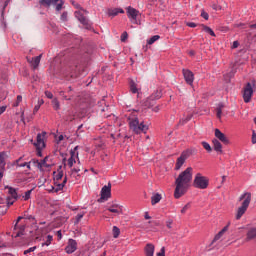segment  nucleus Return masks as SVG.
<instances>
[{
  "instance_id": "obj_30",
  "label": "nucleus",
  "mask_w": 256,
  "mask_h": 256,
  "mask_svg": "<svg viewBox=\"0 0 256 256\" xmlns=\"http://www.w3.org/2000/svg\"><path fill=\"white\" fill-rule=\"evenodd\" d=\"M161 39V36L159 35H154L150 39L147 40V45H153L155 41H159Z\"/></svg>"
},
{
  "instance_id": "obj_19",
  "label": "nucleus",
  "mask_w": 256,
  "mask_h": 256,
  "mask_svg": "<svg viewBox=\"0 0 256 256\" xmlns=\"http://www.w3.org/2000/svg\"><path fill=\"white\" fill-rule=\"evenodd\" d=\"M183 76H184V79H185L186 83L188 85H190L191 87H193V72H191L188 69H184L183 70Z\"/></svg>"
},
{
  "instance_id": "obj_26",
  "label": "nucleus",
  "mask_w": 256,
  "mask_h": 256,
  "mask_svg": "<svg viewBox=\"0 0 256 256\" xmlns=\"http://www.w3.org/2000/svg\"><path fill=\"white\" fill-rule=\"evenodd\" d=\"M6 189H8V194L10 195L8 197L12 199H19V195L17 194V189L13 187H6Z\"/></svg>"
},
{
  "instance_id": "obj_27",
  "label": "nucleus",
  "mask_w": 256,
  "mask_h": 256,
  "mask_svg": "<svg viewBox=\"0 0 256 256\" xmlns=\"http://www.w3.org/2000/svg\"><path fill=\"white\" fill-rule=\"evenodd\" d=\"M161 199H162V196L159 193L152 195V197H151L152 205H157V203H159V201H161Z\"/></svg>"
},
{
  "instance_id": "obj_48",
  "label": "nucleus",
  "mask_w": 256,
  "mask_h": 256,
  "mask_svg": "<svg viewBox=\"0 0 256 256\" xmlns=\"http://www.w3.org/2000/svg\"><path fill=\"white\" fill-rule=\"evenodd\" d=\"M166 226L168 229H171L173 227V221L171 219H169L167 222H166Z\"/></svg>"
},
{
  "instance_id": "obj_15",
  "label": "nucleus",
  "mask_w": 256,
  "mask_h": 256,
  "mask_svg": "<svg viewBox=\"0 0 256 256\" xmlns=\"http://www.w3.org/2000/svg\"><path fill=\"white\" fill-rule=\"evenodd\" d=\"M214 135L216 137L214 139H217V141H221L223 145H229V138H227V136L223 132H221V130H219L218 128L214 130Z\"/></svg>"
},
{
  "instance_id": "obj_46",
  "label": "nucleus",
  "mask_w": 256,
  "mask_h": 256,
  "mask_svg": "<svg viewBox=\"0 0 256 256\" xmlns=\"http://www.w3.org/2000/svg\"><path fill=\"white\" fill-rule=\"evenodd\" d=\"M35 249H37V247H30L29 249L24 251V255H27L28 253H33V251H35Z\"/></svg>"
},
{
  "instance_id": "obj_28",
  "label": "nucleus",
  "mask_w": 256,
  "mask_h": 256,
  "mask_svg": "<svg viewBox=\"0 0 256 256\" xmlns=\"http://www.w3.org/2000/svg\"><path fill=\"white\" fill-rule=\"evenodd\" d=\"M51 243H53V236L47 235L46 238L44 239V242L42 243V247H49Z\"/></svg>"
},
{
  "instance_id": "obj_31",
  "label": "nucleus",
  "mask_w": 256,
  "mask_h": 256,
  "mask_svg": "<svg viewBox=\"0 0 256 256\" xmlns=\"http://www.w3.org/2000/svg\"><path fill=\"white\" fill-rule=\"evenodd\" d=\"M112 233H113L114 239H117L119 238V235H121V229H119V227L117 226H113Z\"/></svg>"
},
{
  "instance_id": "obj_12",
  "label": "nucleus",
  "mask_w": 256,
  "mask_h": 256,
  "mask_svg": "<svg viewBox=\"0 0 256 256\" xmlns=\"http://www.w3.org/2000/svg\"><path fill=\"white\" fill-rule=\"evenodd\" d=\"M126 13H127L128 19L132 23H135L137 21V17H139V10H137L131 6H128L126 8Z\"/></svg>"
},
{
  "instance_id": "obj_4",
  "label": "nucleus",
  "mask_w": 256,
  "mask_h": 256,
  "mask_svg": "<svg viewBox=\"0 0 256 256\" xmlns=\"http://www.w3.org/2000/svg\"><path fill=\"white\" fill-rule=\"evenodd\" d=\"M239 201H243L241 207L238 208L237 214H236V220L239 221L243 215L247 212V209H249V205L251 204V192H246L242 194L239 198Z\"/></svg>"
},
{
  "instance_id": "obj_23",
  "label": "nucleus",
  "mask_w": 256,
  "mask_h": 256,
  "mask_svg": "<svg viewBox=\"0 0 256 256\" xmlns=\"http://www.w3.org/2000/svg\"><path fill=\"white\" fill-rule=\"evenodd\" d=\"M41 57H43L42 54L34 58H31V60H28L30 65H32L33 69H37L39 67V64L41 63Z\"/></svg>"
},
{
  "instance_id": "obj_37",
  "label": "nucleus",
  "mask_w": 256,
  "mask_h": 256,
  "mask_svg": "<svg viewBox=\"0 0 256 256\" xmlns=\"http://www.w3.org/2000/svg\"><path fill=\"white\" fill-rule=\"evenodd\" d=\"M0 165L2 169H5V152L0 153Z\"/></svg>"
},
{
  "instance_id": "obj_36",
  "label": "nucleus",
  "mask_w": 256,
  "mask_h": 256,
  "mask_svg": "<svg viewBox=\"0 0 256 256\" xmlns=\"http://www.w3.org/2000/svg\"><path fill=\"white\" fill-rule=\"evenodd\" d=\"M21 161H23V157L18 158L15 161V165L18 166V167H26L27 162H21Z\"/></svg>"
},
{
  "instance_id": "obj_13",
  "label": "nucleus",
  "mask_w": 256,
  "mask_h": 256,
  "mask_svg": "<svg viewBox=\"0 0 256 256\" xmlns=\"http://www.w3.org/2000/svg\"><path fill=\"white\" fill-rule=\"evenodd\" d=\"M161 97H163V92L161 90H156L147 98L146 107H153L151 101H157L158 99H161Z\"/></svg>"
},
{
  "instance_id": "obj_41",
  "label": "nucleus",
  "mask_w": 256,
  "mask_h": 256,
  "mask_svg": "<svg viewBox=\"0 0 256 256\" xmlns=\"http://www.w3.org/2000/svg\"><path fill=\"white\" fill-rule=\"evenodd\" d=\"M188 121H191V115H188L187 117H183L180 120L181 125H185V123H187Z\"/></svg>"
},
{
  "instance_id": "obj_6",
  "label": "nucleus",
  "mask_w": 256,
  "mask_h": 256,
  "mask_svg": "<svg viewBox=\"0 0 256 256\" xmlns=\"http://www.w3.org/2000/svg\"><path fill=\"white\" fill-rule=\"evenodd\" d=\"M194 187L196 189H207L209 187V178L197 173L194 178Z\"/></svg>"
},
{
  "instance_id": "obj_29",
  "label": "nucleus",
  "mask_w": 256,
  "mask_h": 256,
  "mask_svg": "<svg viewBox=\"0 0 256 256\" xmlns=\"http://www.w3.org/2000/svg\"><path fill=\"white\" fill-rule=\"evenodd\" d=\"M130 91L134 94L139 93V88H137V84L135 83V81L130 82Z\"/></svg>"
},
{
  "instance_id": "obj_11",
  "label": "nucleus",
  "mask_w": 256,
  "mask_h": 256,
  "mask_svg": "<svg viewBox=\"0 0 256 256\" xmlns=\"http://www.w3.org/2000/svg\"><path fill=\"white\" fill-rule=\"evenodd\" d=\"M188 157H189V151H184L181 153L180 157H178L176 161L175 171H179L183 167Z\"/></svg>"
},
{
  "instance_id": "obj_1",
  "label": "nucleus",
  "mask_w": 256,
  "mask_h": 256,
  "mask_svg": "<svg viewBox=\"0 0 256 256\" xmlns=\"http://www.w3.org/2000/svg\"><path fill=\"white\" fill-rule=\"evenodd\" d=\"M128 123L131 131L136 133V135L147 133V131H149V126L145 125L143 122H139L137 111H134L131 116L128 117Z\"/></svg>"
},
{
  "instance_id": "obj_42",
  "label": "nucleus",
  "mask_w": 256,
  "mask_h": 256,
  "mask_svg": "<svg viewBox=\"0 0 256 256\" xmlns=\"http://www.w3.org/2000/svg\"><path fill=\"white\" fill-rule=\"evenodd\" d=\"M85 217V212H81L79 214L76 215V221L75 223H79V221H81V218Z\"/></svg>"
},
{
  "instance_id": "obj_32",
  "label": "nucleus",
  "mask_w": 256,
  "mask_h": 256,
  "mask_svg": "<svg viewBox=\"0 0 256 256\" xmlns=\"http://www.w3.org/2000/svg\"><path fill=\"white\" fill-rule=\"evenodd\" d=\"M33 193V189L28 190L22 195L23 201H29L31 199V194Z\"/></svg>"
},
{
  "instance_id": "obj_34",
  "label": "nucleus",
  "mask_w": 256,
  "mask_h": 256,
  "mask_svg": "<svg viewBox=\"0 0 256 256\" xmlns=\"http://www.w3.org/2000/svg\"><path fill=\"white\" fill-rule=\"evenodd\" d=\"M80 171H81L80 168L71 169V171H70L71 177H75V179H77V177H79V174H77V173H79Z\"/></svg>"
},
{
  "instance_id": "obj_49",
  "label": "nucleus",
  "mask_w": 256,
  "mask_h": 256,
  "mask_svg": "<svg viewBox=\"0 0 256 256\" xmlns=\"http://www.w3.org/2000/svg\"><path fill=\"white\" fill-rule=\"evenodd\" d=\"M189 207H191V204H186L182 210H181V213H187V209H189Z\"/></svg>"
},
{
  "instance_id": "obj_44",
  "label": "nucleus",
  "mask_w": 256,
  "mask_h": 256,
  "mask_svg": "<svg viewBox=\"0 0 256 256\" xmlns=\"http://www.w3.org/2000/svg\"><path fill=\"white\" fill-rule=\"evenodd\" d=\"M15 201H17V199H13L11 197L7 198V205L8 207H11V205H13V203H15Z\"/></svg>"
},
{
  "instance_id": "obj_40",
  "label": "nucleus",
  "mask_w": 256,
  "mask_h": 256,
  "mask_svg": "<svg viewBox=\"0 0 256 256\" xmlns=\"http://www.w3.org/2000/svg\"><path fill=\"white\" fill-rule=\"evenodd\" d=\"M223 106H219L217 109H216V116L218 117V119H221V115L223 113Z\"/></svg>"
},
{
  "instance_id": "obj_58",
  "label": "nucleus",
  "mask_w": 256,
  "mask_h": 256,
  "mask_svg": "<svg viewBox=\"0 0 256 256\" xmlns=\"http://www.w3.org/2000/svg\"><path fill=\"white\" fill-rule=\"evenodd\" d=\"M23 231H25V227H22L20 232H17L16 237H21L23 235Z\"/></svg>"
},
{
  "instance_id": "obj_59",
  "label": "nucleus",
  "mask_w": 256,
  "mask_h": 256,
  "mask_svg": "<svg viewBox=\"0 0 256 256\" xmlns=\"http://www.w3.org/2000/svg\"><path fill=\"white\" fill-rule=\"evenodd\" d=\"M237 47H239V42L234 41L232 45V49H237Z\"/></svg>"
},
{
  "instance_id": "obj_53",
  "label": "nucleus",
  "mask_w": 256,
  "mask_h": 256,
  "mask_svg": "<svg viewBox=\"0 0 256 256\" xmlns=\"http://www.w3.org/2000/svg\"><path fill=\"white\" fill-rule=\"evenodd\" d=\"M5 111H7V106L0 107V115H3V113H5Z\"/></svg>"
},
{
  "instance_id": "obj_3",
  "label": "nucleus",
  "mask_w": 256,
  "mask_h": 256,
  "mask_svg": "<svg viewBox=\"0 0 256 256\" xmlns=\"http://www.w3.org/2000/svg\"><path fill=\"white\" fill-rule=\"evenodd\" d=\"M54 175V183L56 185L54 189L55 193H59V191H63L65 185H67V176L64 177V171H63V166H59L57 171L53 172ZM61 179H63L62 183H60L59 181H61Z\"/></svg>"
},
{
  "instance_id": "obj_33",
  "label": "nucleus",
  "mask_w": 256,
  "mask_h": 256,
  "mask_svg": "<svg viewBox=\"0 0 256 256\" xmlns=\"http://www.w3.org/2000/svg\"><path fill=\"white\" fill-rule=\"evenodd\" d=\"M203 31L204 33H208V35H211V37H215V32L210 27L203 26Z\"/></svg>"
},
{
  "instance_id": "obj_16",
  "label": "nucleus",
  "mask_w": 256,
  "mask_h": 256,
  "mask_svg": "<svg viewBox=\"0 0 256 256\" xmlns=\"http://www.w3.org/2000/svg\"><path fill=\"white\" fill-rule=\"evenodd\" d=\"M123 206L121 204H117V203H113L112 205H110L107 210L110 213H114V215H123L124 211H123Z\"/></svg>"
},
{
  "instance_id": "obj_62",
  "label": "nucleus",
  "mask_w": 256,
  "mask_h": 256,
  "mask_svg": "<svg viewBox=\"0 0 256 256\" xmlns=\"http://www.w3.org/2000/svg\"><path fill=\"white\" fill-rule=\"evenodd\" d=\"M57 236L59 240L63 239V234H61V230L57 231Z\"/></svg>"
},
{
  "instance_id": "obj_47",
  "label": "nucleus",
  "mask_w": 256,
  "mask_h": 256,
  "mask_svg": "<svg viewBox=\"0 0 256 256\" xmlns=\"http://www.w3.org/2000/svg\"><path fill=\"white\" fill-rule=\"evenodd\" d=\"M156 256H165V247H162L160 252H158Z\"/></svg>"
},
{
  "instance_id": "obj_18",
  "label": "nucleus",
  "mask_w": 256,
  "mask_h": 256,
  "mask_svg": "<svg viewBox=\"0 0 256 256\" xmlns=\"http://www.w3.org/2000/svg\"><path fill=\"white\" fill-rule=\"evenodd\" d=\"M75 17L84 27L89 29V20L83 15L81 10L75 12Z\"/></svg>"
},
{
  "instance_id": "obj_14",
  "label": "nucleus",
  "mask_w": 256,
  "mask_h": 256,
  "mask_svg": "<svg viewBox=\"0 0 256 256\" xmlns=\"http://www.w3.org/2000/svg\"><path fill=\"white\" fill-rule=\"evenodd\" d=\"M46 132L37 134L36 142L34 143L36 149H45V136Z\"/></svg>"
},
{
  "instance_id": "obj_56",
  "label": "nucleus",
  "mask_w": 256,
  "mask_h": 256,
  "mask_svg": "<svg viewBox=\"0 0 256 256\" xmlns=\"http://www.w3.org/2000/svg\"><path fill=\"white\" fill-rule=\"evenodd\" d=\"M252 143L254 145L256 144V133H255V131H253V134H252Z\"/></svg>"
},
{
  "instance_id": "obj_8",
  "label": "nucleus",
  "mask_w": 256,
  "mask_h": 256,
  "mask_svg": "<svg viewBox=\"0 0 256 256\" xmlns=\"http://www.w3.org/2000/svg\"><path fill=\"white\" fill-rule=\"evenodd\" d=\"M39 4L43 7H49L50 5H56V11H61L65 2L63 0H40Z\"/></svg>"
},
{
  "instance_id": "obj_5",
  "label": "nucleus",
  "mask_w": 256,
  "mask_h": 256,
  "mask_svg": "<svg viewBox=\"0 0 256 256\" xmlns=\"http://www.w3.org/2000/svg\"><path fill=\"white\" fill-rule=\"evenodd\" d=\"M77 149H79V146H76L73 150L70 151V157L68 159H63L64 169L67 167V165L71 169V167H73L77 161L78 163H81V161H79V152H77ZM65 161H67V163H65Z\"/></svg>"
},
{
  "instance_id": "obj_22",
  "label": "nucleus",
  "mask_w": 256,
  "mask_h": 256,
  "mask_svg": "<svg viewBox=\"0 0 256 256\" xmlns=\"http://www.w3.org/2000/svg\"><path fill=\"white\" fill-rule=\"evenodd\" d=\"M187 191L188 190L186 188H182L181 186L176 185V188H175V191H174L175 199H180V197H183V194L187 193Z\"/></svg>"
},
{
  "instance_id": "obj_61",
  "label": "nucleus",
  "mask_w": 256,
  "mask_h": 256,
  "mask_svg": "<svg viewBox=\"0 0 256 256\" xmlns=\"http://www.w3.org/2000/svg\"><path fill=\"white\" fill-rule=\"evenodd\" d=\"M41 151H43V149H37V156L38 157H43V153Z\"/></svg>"
},
{
  "instance_id": "obj_50",
  "label": "nucleus",
  "mask_w": 256,
  "mask_h": 256,
  "mask_svg": "<svg viewBox=\"0 0 256 256\" xmlns=\"http://www.w3.org/2000/svg\"><path fill=\"white\" fill-rule=\"evenodd\" d=\"M45 96L48 98V99H53V93L49 92V91H46L45 92Z\"/></svg>"
},
{
  "instance_id": "obj_54",
  "label": "nucleus",
  "mask_w": 256,
  "mask_h": 256,
  "mask_svg": "<svg viewBox=\"0 0 256 256\" xmlns=\"http://www.w3.org/2000/svg\"><path fill=\"white\" fill-rule=\"evenodd\" d=\"M63 139H65V136H63V134L59 135L56 140H57V143H59L60 141H63Z\"/></svg>"
},
{
  "instance_id": "obj_20",
  "label": "nucleus",
  "mask_w": 256,
  "mask_h": 256,
  "mask_svg": "<svg viewBox=\"0 0 256 256\" xmlns=\"http://www.w3.org/2000/svg\"><path fill=\"white\" fill-rule=\"evenodd\" d=\"M212 144H213L214 151H216V153H218V155L223 154V144H221V142L219 140L213 139Z\"/></svg>"
},
{
  "instance_id": "obj_43",
  "label": "nucleus",
  "mask_w": 256,
  "mask_h": 256,
  "mask_svg": "<svg viewBox=\"0 0 256 256\" xmlns=\"http://www.w3.org/2000/svg\"><path fill=\"white\" fill-rule=\"evenodd\" d=\"M20 177H21V174H16V181L18 183H23V182L27 181L26 178H20Z\"/></svg>"
},
{
  "instance_id": "obj_35",
  "label": "nucleus",
  "mask_w": 256,
  "mask_h": 256,
  "mask_svg": "<svg viewBox=\"0 0 256 256\" xmlns=\"http://www.w3.org/2000/svg\"><path fill=\"white\" fill-rule=\"evenodd\" d=\"M52 105H53V109H55V111H59V109L61 108V105L59 104V100H57V98H54L52 100Z\"/></svg>"
},
{
  "instance_id": "obj_52",
  "label": "nucleus",
  "mask_w": 256,
  "mask_h": 256,
  "mask_svg": "<svg viewBox=\"0 0 256 256\" xmlns=\"http://www.w3.org/2000/svg\"><path fill=\"white\" fill-rule=\"evenodd\" d=\"M228 230H229V224L226 225V226L220 231V233H222V235H224L225 232H227Z\"/></svg>"
},
{
  "instance_id": "obj_9",
  "label": "nucleus",
  "mask_w": 256,
  "mask_h": 256,
  "mask_svg": "<svg viewBox=\"0 0 256 256\" xmlns=\"http://www.w3.org/2000/svg\"><path fill=\"white\" fill-rule=\"evenodd\" d=\"M100 195L101 197L98 200L100 203H103V201H108L109 199H111V183H108V185L102 187Z\"/></svg>"
},
{
  "instance_id": "obj_63",
  "label": "nucleus",
  "mask_w": 256,
  "mask_h": 256,
  "mask_svg": "<svg viewBox=\"0 0 256 256\" xmlns=\"http://www.w3.org/2000/svg\"><path fill=\"white\" fill-rule=\"evenodd\" d=\"M43 103H45V101L43 99H38V102L36 105H39L41 107V105H43Z\"/></svg>"
},
{
  "instance_id": "obj_2",
  "label": "nucleus",
  "mask_w": 256,
  "mask_h": 256,
  "mask_svg": "<svg viewBox=\"0 0 256 256\" xmlns=\"http://www.w3.org/2000/svg\"><path fill=\"white\" fill-rule=\"evenodd\" d=\"M193 179V168L188 167L185 171L180 173L175 180V185L189 190L191 187V181Z\"/></svg>"
},
{
  "instance_id": "obj_25",
  "label": "nucleus",
  "mask_w": 256,
  "mask_h": 256,
  "mask_svg": "<svg viewBox=\"0 0 256 256\" xmlns=\"http://www.w3.org/2000/svg\"><path fill=\"white\" fill-rule=\"evenodd\" d=\"M118 13H125V10L121 8H114L108 10L109 17H117Z\"/></svg>"
},
{
  "instance_id": "obj_55",
  "label": "nucleus",
  "mask_w": 256,
  "mask_h": 256,
  "mask_svg": "<svg viewBox=\"0 0 256 256\" xmlns=\"http://www.w3.org/2000/svg\"><path fill=\"white\" fill-rule=\"evenodd\" d=\"M39 109H41V106L38 105V104H36V105L34 106L33 113H34V114L37 113V111H39Z\"/></svg>"
},
{
  "instance_id": "obj_57",
  "label": "nucleus",
  "mask_w": 256,
  "mask_h": 256,
  "mask_svg": "<svg viewBox=\"0 0 256 256\" xmlns=\"http://www.w3.org/2000/svg\"><path fill=\"white\" fill-rule=\"evenodd\" d=\"M127 39V32H124L122 35H121V41H126Z\"/></svg>"
},
{
  "instance_id": "obj_60",
  "label": "nucleus",
  "mask_w": 256,
  "mask_h": 256,
  "mask_svg": "<svg viewBox=\"0 0 256 256\" xmlns=\"http://www.w3.org/2000/svg\"><path fill=\"white\" fill-rule=\"evenodd\" d=\"M32 161L33 160H31L30 162H26V167L29 171H31V163H33Z\"/></svg>"
},
{
  "instance_id": "obj_21",
  "label": "nucleus",
  "mask_w": 256,
  "mask_h": 256,
  "mask_svg": "<svg viewBox=\"0 0 256 256\" xmlns=\"http://www.w3.org/2000/svg\"><path fill=\"white\" fill-rule=\"evenodd\" d=\"M145 256H154L155 255V245L148 243L144 248Z\"/></svg>"
},
{
  "instance_id": "obj_17",
  "label": "nucleus",
  "mask_w": 256,
  "mask_h": 256,
  "mask_svg": "<svg viewBox=\"0 0 256 256\" xmlns=\"http://www.w3.org/2000/svg\"><path fill=\"white\" fill-rule=\"evenodd\" d=\"M75 251H77V241H75L73 239H69L68 244L65 247V252L68 255H71V253H75Z\"/></svg>"
},
{
  "instance_id": "obj_51",
  "label": "nucleus",
  "mask_w": 256,
  "mask_h": 256,
  "mask_svg": "<svg viewBox=\"0 0 256 256\" xmlns=\"http://www.w3.org/2000/svg\"><path fill=\"white\" fill-rule=\"evenodd\" d=\"M61 21H67V12H63L61 15Z\"/></svg>"
},
{
  "instance_id": "obj_7",
  "label": "nucleus",
  "mask_w": 256,
  "mask_h": 256,
  "mask_svg": "<svg viewBox=\"0 0 256 256\" xmlns=\"http://www.w3.org/2000/svg\"><path fill=\"white\" fill-rule=\"evenodd\" d=\"M49 161V157L46 156L43 160L39 161L37 159H32V165H35L39 171H47V169H51V164L47 163Z\"/></svg>"
},
{
  "instance_id": "obj_39",
  "label": "nucleus",
  "mask_w": 256,
  "mask_h": 256,
  "mask_svg": "<svg viewBox=\"0 0 256 256\" xmlns=\"http://www.w3.org/2000/svg\"><path fill=\"white\" fill-rule=\"evenodd\" d=\"M221 237H223V232L218 233V234L214 237V239L212 240L211 245H215V243H216L217 241H219V240L221 239Z\"/></svg>"
},
{
  "instance_id": "obj_38",
  "label": "nucleus",
  "mask_w": 256,
  "mask_h": 256,
  "mask_svg": "<svg viewBox=\"0 0 256 256\" xmlns=\"http://www.w3.org/2000/svg\"><path fill=\"white\" fill-rule=\"evenodd\" d=\"M202 147H204V149L208 152L211 153V151H213V148L211 147V145L207 142H202Z\"/></svg>"
},
{
  "instance_id": "obj_45",
  "label": "nucleus",
  "mask_w": 256,
  "mask_h": 256,
  "mask_svg": "<svg viewBox=\"0 0 256 256\" xmlns=\"http://www.w3.org/2000/svg\"><path fill=\"white\" fill-rule=\"evenodd\" d=\"M201 17H203V19H205V21L209 20V14L207 12H205V10L201 11Z\"/></svg>"
},
{
  "instance_id": "obj_64",
  "label": "nucleus",
  "mask_w": 256,
  "mask_h": 256,
  "mask_svg": "<svg viewBox=\"0 0 256 256\" xmlns=\"http://www.w3.org/2000/svg\"><path fill=\"white\" fill-rule=\"evenodd\" d=\"M23 101V97L21 95L17 96V103H21Z\"/></svg>"
},
{
  "instance_id": "obj_10",
  "label": "nucleus",
  "mask_w": 256,
  "mask_h": 256,
  "mask_svg": "<svg viewBox=\"0 0 256 256\" xmlns=\"http://www.w3.org/2000/svg\"><path fill=\"white\" fill-rule=\"evenodd\" d=\"M251 97H253V84L247 83L246 86L244 87V92H243V99L245 103H250L251 102Z\"/></svg>"
},
{
  "instance_id": "obj_24",
  "label": "nucleus",
  "mask_w": 256,
  "mask_h": 256,
  "mask_svg": "<svg viewBox=\"0 0 256 256\" xmlns=\"http://www.w3.org/2000/svg\"><path fill=\"white\" fill-rule=\"evenodd\" d=\"M256 239V228H250L246 234V241H253Z\"/></svg>"
}]
</instances>
